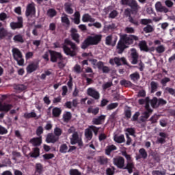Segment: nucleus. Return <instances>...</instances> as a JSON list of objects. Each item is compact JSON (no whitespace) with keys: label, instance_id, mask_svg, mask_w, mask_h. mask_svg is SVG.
<instances>
[{"label":"nucleus","instance_id":"obj_1","mask_svg":"<svg viewBox=\"0 0 175 175\" xmlns=\"http://www.w3.org/2000/svg\"><path fill=\"white\" fill-rule=\"evenodd\" d=\"M63 50L66 55L70 57H75L77 54L79 48L73 42L70 40L66 39L64 44H63Z\"/></svg>","mask_w":175,"mask_h":175},{"label":"nucleus","instance_id":"obj_2","mask_svg":"<svg viewBox=\"0 0 175 175\" xmlns=\"http://www.w3.org/2000/svg\"><path fill=\"white\" fill-rule=\"evenodd\" d=\"M102 40V35H96L95 36H90L83 42L81 49L85 50L88 46H94L98 44Z\"/></svg>","mask_w":175,"mask_h":175},{"label":"nucleus","instance_id":"obj_3","mask_svg":"<svg viewBox=\"0 0 175 175\" xmlns=\"http://www.w3.org/2000/svg\"><path fill=\"white\" fill-rule=\"evenodd\" d=\"M12 55L15 61H16L19 66L24 65V59L23 58V53L17 48H13L12 50Z\"/></svg>","mask_w":175,"mask_h":175},{"label":"nucleus","instance_id":"obj_4","mask_svg":"<svg viewBox=\"0 0 175 175\" xmlns=\"http://www.w3.org/2000/svg\"><path fill=\"white\" fill-rule=\"evenodd\" d=\"M70 144L72 146L78 144L80 147H83V139H81V134L77 132H74L70 137Z\"/></svg>","mask_w":175,"mask_h":175},{"label":"nucleus","instance_id":"obj_5","mask_svg":"<svg viewBox=\"0 0 175 175\" xmlns=\"http://www.w3.org/2000/svg\"><path fill=\"white\" fill-rule=\"evenodd\" d=\"M100 128H98L95 126H90L88 129L85 130V136L88 140H91L92 139V131L94 135L96 136L98 132H99Z\"/></svg>","mask_w":175,"mask_h":175},{"label":"nucleus","instance_id":"obj_6","mask_svg":"<svg viewBox=\"0 0 175 175\" xmlns=\"http://www.w3.org/2000/svg\"><path fill=\"white\" fill-rule=\"evenodd\" d=\"M120 38L123 43H125L126 44H133V42L139 40V38L133 35L127 36L126 34H124L121 35Z\"/></svg>","mask_w":175,"mask_h":175},{"label":"nucleus","instance_id":"obj_7","mask_svg":"<svg viewBox=\"0 0 175 175\" xmlns=\"http://www.w3.org/2000/svg\"><path fill=\"white\" fill-rule=\"evenodd\" d=\"M109 64L110 65H117V66H121L122 64H124V65H126V59L125 57L119 58L116 57L109 59Z\"/></svg>","mask_w":175,"mask_h":175},{"label":"nucleus","instance_id":"obj_8","mask_svg":"<svg viewBox=\"0 0 175 175\" xmlns=\"http://www.w3.org/2000/svg\"><path fill=\"white\" fill-rule=\"evenodd\" d=\"M36 14V9L35 8V3H31L27 5L26 9V16L27 17H35Z\"/></svg>","mask_w":175,"mask_h":175},{"label":"nucleus","instance_id":"obj_9","mask_svg":"<svg viewBox=\"0 0 175 175\" xmlns=\"http://www.w3.org/2000/svg\"><path fill=\"white\" fill-rule=\"evenodd\" d=\"M155 10L158 13H169V9L163 5L161 1H157L154 5Z\"/></svg>","mask_w":175,"mask_h":175},{"label":"nucleus","instance_id":"obj_10","mask_svg":"<svg viewBox=\"0 0 175 175\" xmlns=\"http://www.w3.org/2000/svg\"><path fill=\"white\" fill-rule=\"evenodd\" d=\"M113 164L116 166H117V167H119L120 169H122L125 163V160H124V158L121 157H117L113 159Z\"/></svg>","mask_w":175,"mask_h":175},{"label":"nucleus","instance_id":"obj_11","mask_svg":"<svg viewBox=\"0 0 175 175\" xmlns=\"http://www.w3.org/2000/svg\"><path fill=\"white\" fill-rule=\"evenodd\" d=\"M87 92L88 95H89V96H92V98H94V99H99V98H100V94H99V92L92 88H88Z\"/></svg>","mask_w":175,"mask_h":175},{"label":"nucleus","instance_id":"obj_12","mask_svg":"<svg viewBox=\"0 0 175 175\" xmlns=\"http://www.w3.org/2000/svg\"><path fill=\"white\" fill-rule=\"evenodd\" d=\"M131 55L132 58L131 63L133 65H136V64H137V59H139V55L137 54V51H136V49H131Z\"/></svg>","mask_w":175,"mask_h":175},{"label":"nucleus","instance_id":"obj_13","mask_svg":"<svg viewBox=\"0 0 175 175\" xmlns=\"http://www.w3.org/2000/svg\"><path fill=\"white\" fill-rule=\"evenodd\" d=\"M113 38H114V40L113 42H111V40H113V35L108 36L105 40L106 44H107L108 46H110V45L116 46V43H117V40L118 38H117V36H114Z\"/></svg>","mask_w":175,"mask_h":175},{"label":"nucleus","instance_id":"obj_14","mask_svg":"<svg viewBox=\"0 0 175 175\" xmlns=\"http://www.w3.org/2000/svg\"><path fill=\"white\" fill-rule=\"evenodd\" d=\"M10 27L12 29H16V28H21L23 27V18L18 17V22H12L10 23Z\"/></svg>","mask_w":175,"mask_h":175},{"label":"nucleus","instance_id":"obj_15","mask_svg":"<svg viewBox=\"0 0 175 175\" xmlns=\"http://www.w3.org/2000/svg\"><path fill=\"white\" fill-rule=\"evenodd\" d=\"M38 68H39V64H38V63H30L27 66L26 70L27 73H32V72H35Z\"/></svg>","mask_w":175,"mask_h":175},{"label":"nucleus","instance_id":"obj_16","mask_svg":"<svg viewBox=\"0 0 175 175\" xmlns=\"http://www.w3.org/2000/svg\"><path fill=\"white\" fill-rule=\"evenodd\" d=\"M59 139V137L54 135V134L49 133L47 135L46 142V143H56V142H58Z\"/></svg>","mask_w":175,"mask_h":175},{"label":"nucleus","instance_id":"obj_17","mask_svg":"<svg viewBox=\"0 0 175 175\" xmlns=\"http://www.w3.org/2000/svg\"><path fill=\"white\" fill-rule=\"evenodd\" d=\"M126 47V43L121 40V37H120V40L118 42L117 45V50H118V54H121L124 51V50H125Z\"/></svg>","mask_w":175,"mask_h":175},{"label":"nucleus","instance_id":"obj_18","mask_svg":"<svg viewBox=\"0 0 175 175\" xmlns=\"http://www.w3.org/2000/svg\"><path fill=\"white\" fill-rule=\"evenodd\" d=\"M51 55V61L52 62H57V58H61V53L53 51H49Z\"/></svg>","mask_w":175,"mask_h":175},{"label":"nucleus","instance_id":"obj_19","mask_svg":"<svg viewBox=\"0 0 175 175\" xmlns=\"http://www.w3.org/2000/svg\"><path fill=\"white\" fill-rule=\"evenodd\" d=\"M71 36L75 42L80 43V36L77 33V30L76 29L72 28L71 29Z\"/></svg>","mask_w":175,"mask_h":175},{"label":"nucleus","instance_id":"obj_20","mask_svg":"<svg viewBox=\"0 0 175 175\" xmlns=\"http://www.w3.org/2000/svg\"><path fill=\"white\" fill-rule=\"evenodd\" d=\"M124 15L126 17H129V20L130 23H132V24H134V25H139V22H137V21H135L133 18H132V17H131V10L130 9H126L125 10Z\"/></svg>","mask_w":175,"mask_h":175},{"label":"nucleus","instance_id":"obj_21","mask_svg":"<svg viewBox=\"0 0 175 175\" xmlns=\"http://www.w3.org/2000/svg\"><path fill=\"white\" fill-rule=\"evenodd\" d=\"M106 116L105 115H101L98 118H94L92 120L93 124L95 125H100L103 121H105Z\"/></svg>","mask_w":175,"mask_h":175},{"label":"nucleus","instance_id":"obj_22","mask_svg":"<svg viewBox=\"0 0 175 175\" xmlns=\"http://www.w3.org/2000/svg\"><path fill=\"white\" fill-rule=\"evenodd\" d=\"M82 21L83 23H94L95 21V19L92 18L90 14H85L82 16Z\"/></svg>","mask_w":175,"mask_h":175},{"label":"nucleus","instance_id":"obj_23","mask_svg":"<svg viewBox=\"0 0 175 175\" xmlns=\"http://www.w3.org/2000/svg\"><path fill=\"white\" fill-rule=\"evenodd\" d=\"M127 5H129L133 10H139V9H140V7L137 5V2L135 0H131Z\"/></svg>","mask_w":175,"mask_h":175},{"label":"nucleus","instance_id":"obj_24","mask_svg":"<svg viewBox=\"0 0 175 175\" xmlns=\"http://www.w3.org/2000/svg\"><path fill=\"white\" fill-rule=\"evenodd\" d=\"M10 109H12V105L0 103V111H9Z\"/></svg>","mask_w":175,"mask_h":175},{"label":"nucleus","instance_id":"obj_25","mask_svg":"<svg viewBox=\"0 0 175 175\" xmlns=\"http://www.w3.org/2000/svg\"><path fill=\"white\" fill-rule=\"evenodd\" d=\"M139 105H144V103H145L146 104L145 107H146V110H148V111H151L150 109V100H148V98H146L145 100L139 99Z\"/></svg>","mask_w":175,"mask_h":175},{"label":"nucleus","instance_id":"obj_26","mask_svg":"<svg viewBox=\"0 0 175 175\" xmlns=\"http://www.w3.org/2000/svg\"><path fill=\"white\" fill-rule=\"evenodd\" d=\"M30 142L33 146H40L42 144V137H36V138H33L31 139Z\"/></svg>","mask_w":175,"mask_h":175},{"label":"nucleus","instance_id":"obj_27","mask_svg":"<svg viewBox=\"0 0 175 175\" xmlns=\"http://www.w3.org/2000/svg\"><path fill=\"white\" fill-rule=\"evenodd\" d=\"M8 30L2 27V23H0V38H5V36H8Z\"/></svg>","mask_w":175,"mask_h":175},{"label":"nucleus","instance_id":"obj_28","mask_svg":"<svg viewBox=\"0 0 175 175\" xmlns=\"http://www.w3.org/2000/svg\"><path fill=\"white\" fill-rule=\"evenodd\" d=\"M141 50H143V51H150V49H148V46H147V42L146 41H141L139 44Z\"/></svg>","mask_w":175,"mask_h":175},{"label":"nucleus","instance_id":"obj_29","mask_svg":"<svg viewBox=\"0 0 175 175\" xmlns=\"http://www.w3.org/2000/svg\"><path fill=\"white\" fill-rule=\"evenodd\" d=\"M113 140L116 143H124V142H125V137H124L123 135H119V136L115 135L113 137Z\"/></svg>","mask_w":175,"mask_h":175},{"label":"nucleus","instance_id":"obj_30","mask_svg":"<svg viewBox=\"0 0 175 175\" xmlns=\"http://www.w3.org/2000/svg\"><path fill=\"white\" fill-rule=\"evenodd\" d=\"M115 150H117V147L114 145H110L105 149V154H107V155H110L111 151H115Z\"/></svg>","mask_w":175,"mask_h":175},{"label":"nucleus","instance_id":"obj_31","mask_svg":"<svg viewBox=\"0 0 175 175\" xmlns=\"http://www.w3.org/2000/svg\"><path fill=\"white\" fill-rule=\"evenodd\" d=\"M134 167H135V165H133V163H132L131 161H128L125 169H127L129 173L131 174V173L133 172Z\"/></svg>","mask_w":175,"mask_h":175},{"label":"nucleus","instance_id":"obj_32","mask_svg":"<svg viewBox=\"0 0 175 175\" xmlns=\"http://www.w3.org/2000/svg\"><path fill=\"white\" fill-rule=\"evenodd\" d=\"M13 39L14 42H16V43H24V38H23L22 35H16Z\"/></svg>","mask_w":175,"mask_h":175},{"label":"nucleus","instance_id":"obj_33","mask_svg":"<svg viewBox=\"0 0 175 175\" xmlns=\"http://www.w3.org/2000/svg\"><path fill=\"white\" fill-rule=\"evenodd\" d=\"M59 151L62 154H66V152H68V145L66 144H62L59 148Z\"/></svg>","mask_w":175,"mask_h":175},{"label":"nucleus","instance_id":"obj_34","mask_svg":"<svg viewBox=\"0 0 175 175\" xmlns=\"http://www.w3.org/2000/svg\"><path fill=\"white\" fill-rule=\"evenodd\" d=\"M155 50L159 54H162V53H165L166 48L163 45H159L156 47Z\"/></svg>","mask_w":175,"mask_h":175},{"label":"nucleus","instance_id":"obj_35","mask_svg":"<svg viewBox=\"0 0 175 175\" xmlns=\"http://www.w3.org/2000/svg\"><path fill=\"white\" fill-rule=\"evenodd\" d=\"M30 157H31V158H38V157H39V148H35L33 152L30 153Z\"/></svg>","mask_w":175,"mask_h":175},{"label":"nucleus","instance_id":"obj_36","mask_svg":"<svg viewBox=\"0 0 175 175\" xmlns=\"http://www.w3.org/2000/svg\"><path fill=\"white\" fill-rule=\"evenodd\" d=\"M35 117H36V113H35L34 111H31L30 113H25L24 114L25 118H34Z\"/></svg>","mask_w":175,"mask_h":175},{"label":"nucleus","instance_id":"obj_37","mask_svg":"<svg viewBox=\"0 0 175 175\" xmlns=\"http://www.w3.org/2000/svg\"><path fill=\"white\" fill-rule=\"evenodd\" d=\"M54 135L57 137H59V136H61V135H62V129H61L59 127H55L54 129Z\"/></svg>","mask_w":175,"mask_h":175},{"label":"nucleus","instance_id":"obj_38","mask_svg":"<svg viewBox=\"0 0 175 175\" xmlns=\"http://www.w3.org/2000/svg\"><path fill=\"white\" fill-rule=\"evenodd\" d=\"M62 22L66 24V25H69V24H70L69 18H68V16H66L65 14H64L62 16Z\"/></svg>","mask_w":175,"mask_h":175},{"label":"nucleus","instance_id":"obj_39","mask_svg":"<svg viewBox=\"0 0 175 175\" xmlns=\"http://www.w3.org/2000/svg\"><path fill=\"white\" fill-rule=\"evenodd\" d=\"M139 152L141 155V158H143L144 159H146L147 158V152L146 151V149L144 148H141L139 150Z\"/></svg>","mask_w":175,"mask_h":175},{"label":"nucleus","instance_id":"obj_40","mask_svg":"<svg viewBox=\"0 0 175 175\" xmlns=\"http://www.w3.org/2000/svg\"><path fill=\"white\" fill-rule=\"evenodd\" d=\"M151 87V92L154 93L155 91H157V88H158V83L157 82H151L150 83Z\"/></svg>","mask_w":175,"mask_h":175},{"label":"nucleus","instance_id":"obj_41","mask_svg":"<svg viewBox=\"0 0 175 175\" xmlns=\"http://www.w3.org/2000/svg\"><path fill=\"white\" fill-rule=\"evenodd\" d=\"M63 118L66 122H68V121L72 118V114L70 112H66L63 115Z\"/></svg>","mask_w":175,"mask_h":175},{"label":"nucleus","instance_id":"obj_42","mask_svg":"<svg viewBox=\"0 0 175 175\" xmlns=\"http://www.w3.org/2000/svg\"><path fill=\"white\" fill-rule=\"evenodd\" d=\"M131 80L133 81H136V80H139L140 79V75L137 72H134L130 75Z\"/></svg>","mask_w":175,"mask_h":175},{"label":"nucleus","instance_id":"obj_43","mask_svg":"<svg viewBox=\"0 0 175 175\" xmlns=\"http://www.w3.org/2000/svg\"><path fill=\"white\" fill-rule=\"evenodd\" d=\"M74 21L75 24H80V13L79 12L75 13Z\"/></svg>","mask_w":175,"mask_h":175},{"label":"nucleus","instance_id":"obj_44","mask_svg":"<svg viewBox=\"0 0 175 175\" xmlns=\"http://www.w3.org/2000/svg\"><path fill=\"white\" fill-rule=\"evenodd\" d=\"M53 114L54 117H58V116H59V114H61V109H59L58 107L53 108Z\"/></svg>","mask_w":175,"mask_h":175},{"label":"nucleus","instance_id":"obj_45","mask_svg":"<svg viewBox=\"0 0 175 175\" xmlns=\"http://www.w3.org/2000/svg\"><path fill=\"white\" fill-rule=\"evenodd\" d=\"M120 84L124 87H131L132 85V83H131V81H126L125 79L120 81Z\"/></svg>","mask_w":175,"mask_h":175},{"label":"nucleus","instance_id":"obj_46","mask_svg":"<svg viewBox=\"0 0 175 175\" xmlns=\"http://www.w3.org/2000/svg\"><path fill=\"white\" fill-rule=\"evenodd\" d=\"M88 112L89 113H92V114H98L99 113V108H92L90 107L88 109Z\"/></svg>","mask_w":175,"mask_h":175},{"label":"nucleus","instance_id":"obj_47","mask_svg":"<svg viewBox=\"0 0 175 175\" xmlns=\"http://www.w3.org/2000/svg\"><path fill=\"white\" fill-rule=\"evenodd\" d=\"M144 31L146 33H150V32H152L154 31V27L151 25H147L144 28Z\"/></svg>","mask_w":175,"mask_h":175},{"label":"nucleus","instance_id":"obj_48","mask_svg":"<svg viewBox=\"0 0 175 175\" xmlns=\"http://www.w3.org/2000/svg\"><path fill=\"white\" fill-rule=\"evenodd\" d=\"M118 107V103H111V104H109V105H107V110H113Z\"/></svg>","mask_w":175,"mask_h":175},{"label":"nucleus","instance_id":"obj_49","mask_svg":"<svg viewBox=\"0 0 175 175\" xmlns=\"http://www.w3.org/2000/svg\"><path fill=\"white\" fill-rule=\"evenodd\" d=\"M47 14L49 17L52 18V17H54V16H55V14H57V12L54 9H50L48 10Z\"/></svg>","mask_w":175,"mask_h":175},{"label":"nucleus","instance_id":"obj_50","mask_svg":"<svg viewBox=\"0 0 175 175\" xmlns=\"http://www.w3.org/2000/svg\"><path fill=\"white\" fill-rule=\"evenodd\" d=\"M149 103L151 105L152 107H157V103H158V98H154L152 100H149Z\"/></svg>","mask_w":175,"mask_h":175},{"label":"nucleus","instance_id":"obj_51","mask_svg":"<svg viewBox=\"0 0 175 175\" xmlns=\"http://www.w3.org/2000/svg\"><path fill=\"white\" fill-rule=\"evenodd\" d=\"M126 133H127L129 135H131V136H133L135 135V129L133 128H129L125 130Z\"/></svg>","mask_w":175,"mask_h":175},{"label":"nucleus","instance_id":"obj_52","mask_svg":"<svg viewBox=\"0 0 175 175\" xmlns=\"http://www.w3.org/2000/svg\"><path fill=\"white\" fill-rule=\"evenodd\" d=\"M70 175H81V173L79 172L77 169H72L70 170Z\"/></svg>","mask_w":175,"mask_h":175},{"label":"nucleus","instance_id":"obj_53","mask_svg":"<svg viewBox=\"0 0 175 175\" xmlns=\"http://www.w3.org/2000/svg\"><path fill=\"white\" fill-rule=\"evenodd\" d=\"M165 92H168V94H170V95L175 96V90L173 88H166Z\"/></svg>","mask_w":175,"mask_h":175},{"label":"nucleus","instance_id":"obj_54","mask_svg":"<svg viewBox=\"0 0 175 175\" xmlns=\"http://www.w3.org/2000/svg\"><path fill=\"white\" fill-rule=\"evenodd\" d=\"M152 23V21L151 19H142L141 20V24H143L144 25H147L148 24H151Z\"/></svg>","mask_w":175,"mask_h":175},{"label":"nucleus","instance_id":"obj_55","mask_svg":"<svg viewBox=\"0 0 175 175\" xmlns=\"http://www.w3.org/2000/svg\"><path fill=\"white\" fill-rule=\"evenodd\" d=\"M14 88L18 91H24V90L27 89V87L24 85H18Z\"/></svg>","mask_w":175,"mask_h":175},{"label":"nucleus","instance_id":"obj_56","mask_svg":"<svg viewBox=\"0 0 175 175\" xmlns=\"http://www.w3.org/2000/svg\"><path fill=\"white\" fill-rule=\"evenodd\" d=\"M65 10L66 13H68V14H72L73 13V10L69 5H66L65 6Z\"/></svg>","mask_w":175,"mask_h":175},{"label":"nucleus","instance_id":"obj_57","mask_svg":"<svg viewBox=\"0 0 175 175\" xmlns=\"http://www.w3.org/2000/svg\"><path fill=\"white\" fill-rule=\"evenodd\" d=\"M117 16H118V12L116 10H113L109 14L110 18H116Z\"/></svg>","mask_w":175,"mask_h":175},{"label":"nucleus","instance_id":"obj_58","mask_svg":"<svg viewBox=\"0 0 175 175\" xmlns=\"http://www.w3.org/2000/svg\"><path fill=\"white\" fill-rule=\"evenodd\" d=\"M150 109V108H149ZM150 111H148V109L147 111H145L143 115H142V117L144 118H148L150 117V113H152V110L151 109H150Z\"/></svg>","mask_w":175,"mask_h":175},{"label":"nucleus","instance_id":"obj_59","mask_svg":"<svg viewBox=\"0 0 175 175\" xmlns=\"http://www.w3.org/2000/svg\"><path fill=\"white\" fill-rule=\"evenodd\" d=\"M42 157H43L44 159H51L54 158V154H51V153L45 154H43Z\"/></svg>","mask_w":175,"mask_h":175},{"label":"nucleus","instance_id":"obj_60","mask_svg":"<svg viewBox=\"0 0 175 175\" xmlns=\"http://www.w3.org/2000/svg\"><path fill=\"white\" fill-rule=\"evenodd\" d=\"M106 173L107 175H113L114 174L113 167H111V168H107L106 170Z\"/></svg>","mask_w":175,"mask_h":175},{"label":"nucleus","instance_id":"obj_61","mask_svg":"<svg viewBox=\"0 0 175 175\" xmlns=\"http://www.w3.org/2000/svg\"><path fill=\"white\" fill-rule=\"evenodd\" d=\"M165 6H167V8H172L173 5H174V4L173 1H172L170 0H166L165 1Z\"/></svg>","mask_w":175,"mask_h":175},{"label":"nucleus","instance_id":"obj_62","mask_svg":"<svg viewBox=\"0 0 175 175\" xmlns=\"http://www.w3.org/2000/svg\"><path fill=\"white\" fill-rule=\"evenodd\" d=\"M8 133V129L0 125V135H6Z\"/></svg>","mask_w":175,"mask_h":175},{"label":"nucleus","instance_id":"obj_63","mask_svg":"<svg viewBox=\"0 0 175 175\" xmlns=\"http://www.w3.org/2000/svg\"><path fill=\"white\" fill-rule=\"evenodd\" d=\"M153 175H165L166 174V171H153Z\"/></svg>","mask_w":175,"mask_h":175},{"label":"nucleus","instance_id":"obj_64","mask_svg":"<svg viewBox=\"0 0 175 175\" xmlns=\"http://www.w3.org/2000/svg\"><path fill=\"white\" fill-rule=\"evenodd\" d=\"M36 169L38 173H42V170L43 169V167L42 166V164L37 163L36 165Z\"/></svg>","mask_w":175,"mask_h":175}]
</instances>
